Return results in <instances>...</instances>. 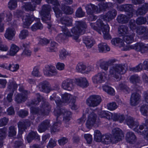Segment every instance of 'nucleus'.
Listing matches in <instances>:
<instances>
[{"instance_id":"obj_1","label":"nucleus","mask_w":148,"mask_h":148,"mask_svg":"<svg viewBox=\"0 0 148 148\" xmlns=\"http://www.w3.org/2000/svg\"><path fill=\"white\" fill-rule=\"evenodd\" d=\"M87 28L86 23L83 21H78L76 22L75 26L71 29V33L69 32L66 27H61L63 33H60L56 37V40L59 42H62L66 39L67 36L71 37L75 40H77L80 34H84Z\"/></svg>"},{"instance_id":"obj_2","label":"nucleus","mask_w":148,"mask_h":148,"mask_svg":"<svg viewBox=\"0 0 148 148\" xmlns=\"http://www.w3.org/2000/svg\"><path fill=\"white\" fill-rule=\"evenodd\" d=\"M145 120V122L140 125L138 129V128L139 123L138 122L135 121L133 117L130 116L127 117L125 122L130 128L138 133L144 135L145 138L148 140V120L146 119Z\"/></svg>"},{"instance_id":"obj_3","label":"nucleus","mask_w":148,"mask_h":148,"mask_svg":"<svg viewBox=\"0 0 148 148\" xmlns=\"http://www.w3.org/2000/svg\"><path fill=\"white\" fill-rule=\"evenodd\" d=\"M123 136L121 130L119 128H116L112 130V135L107 134L102 136L101 141L107 145L110 143H116L121 140Z\"/></svg>"},{"instance_id":"obj_4","label":"nucleus","mask_w":148,"mask_h":148,"mask_svg":"<svg viewBox=\"0 0 148 148\" xmlns=\"http://www.w3.org/2000/svg\"><path fill=\"white\" fill-rule=\"evenodd\" d=\"M51 109V107L48 102H42L40 108L38 107H32L30 108V112L33 114L44 116L49 114Z\"/></svg>"},{"instance_id":"obj_5","label":"nucleus","mask_w":148,"mask_h":148,"mask_svg":"<svg viewBox=\"0 0 148 148\" xmlns=\"http://www.w3.org/2000/svg\"><path fill=\"white\" fill-rule=\"evenodd\" d=\"M125 66L122 64H118L113 65L109 69V74L114 79L117 81L121 79V75L125 73Z\"/></svg>"},{"instance_id":"obj_6","label":"nucleus","mask_w":148,"mask_h":148,"mask_svg":"<svg viewBox=\"0 0 148 148\" xmlns=\"http://www.w3.org/2000/svg\"><path fill=\"white\" fill-rule=\"evenodd\" d=\"M96 110H92L91 109H87L86 113L89 114L88 119L87 120L86 125L87 128L90 129L96 123L97 119V115L96 114Z\"/></svg>"},{"instance_id":"obj_7","label":"nucleus","mask_w":148,"mask_h":148,"mask_svg":"<svg viewBox=\"0 0 148 148\" xmlns=\"http://www.w3.org/2000/svg\"><path fill=\"white\" fill-rule=\"evenodd\" d=\"M53 113L54 114L57 116V119L60 115L63 114L64 115L63 121L66 124L69 122L71 118V112L64 109H58V108L57 109H55Z\"/></svg>"},{"instance_id":"obj_8","label":"nucleus","mask_w":148,"mask_h":148,"mask_svg":"<svg viewBox=\"0 0 148 148\" xmlns=\"http://www.w3.org/2000/svg\"><path fill=\"white\" fill-rule=\"evenodd\" d=\"M97 25L101 29L103 34L104 38L107 40L110 39L111 38L109 34L110 28L108 24L107 23L104 24L101 20L99 19L97 20Z\"/></svg>"},{"instance_id":"obj_9","label":"nucleus","mask_w":148,"mask_h":148,"mask_svg":"<svg viewBox=\"0 0 148 148\" xmlns=\"http://www.w3.org/2000/svg\"><path fill=\"white\" fill-rule=\"evenodd\" d=\"M51 7L48 5H43L40 12V14L42 16V19L43 21H50L51 19L50 11Z\"/></svg>"},{"instance_id":"obj_10","label":"nucleus","mask_w":148,"mask_h":148,"mask_svg":"<svg viewBox=\"0 0 148 148\" xmlns=\"http://www.w3.org/2000/svg\"><path fill=\"white\" fill-rule=\"evenodd\" d=\"M101 101V97L97 95H92L86 100V104L89 106L94 107L99 105Z\"/></svg>"},{"instance_id":"obj_11","label":"nucleus","mask_w":148,"mask_h":148,"mask_svg":"<svg viewBox=\"0 0 148 148\" xmlns=\"http://www.w3.org/2000/svg\"><path fill=\"white\" fill-rule=\"evenodd\" d=\"M62 104L64 103H69L70 106H71V108L72 109H75L76 108L75 105V100L74 98H72V96L70 94L68 93H65L62 95Z\"/></svg>"},{"instance_id":"obj_12","label":"nucleus","mask_w":148,"mask_h":148,"mask_svg":"<svg viewBox=\"0 0 148 148\" xmlns=\"http://www.w3.org/2000/svg\"><path fill=\"white\" fill-rule=\"evenodd\" d=\"M107 75L104 72L98 73L92 77V82L95 84L102 83L106 79Z\"/></svg>"},{"instance_id":"obj_13","label":"nucleus","mask_w":148,"mask_h":148,"mask_svg":"<svg viewBox=\"0 0 148 148\" xmlns=\"http://www.w3.org/2000/svg\"><path fill=\"white\" fill-rule=\"evenodd\" d=\"M31 2L25 3L22 6L23 10L28 11H33L35 10L36 5L39 4L42 0H31Z\"/></svg>"},{"instance_id":"obj_14","label":"nucleus","mask_w":148,"mask_h":148,"mask_svg":"<svg viewBox=\"0 0 148 148\" xmlns=\"http://www.w3.org/2000/svg\"><path fill=\"white\" fill-rule=\"evenodd\" d=\"M48 3H50L53 6V9L55 13L56 16L57 18L61 16L62 15V12L59 8L60 6L58 1L57 0H46Z\"/></svg>"},{"instance_id":"obj_15","label":"nucleus","mask_w":148,"mask_h":148,"mask_svg":"<svg viewBox=\"0 0 148 148\" xmlns=\"http://www.w3.org/2000/svg\"><path fill=\"white\" fill-rule=\"evenodd\" d=\"M43 72L44 75L47 76L51 77L57 74V72L55 67L51 65L46 66L43 70Z\"/></svg>"},{"instance_id":"obj_16","label":"nucleus","mask_w":148,"mask_h":148,"mask_svg":"<svg viewBox=\"0 0 148 148\" xmlns=\"http://www.w3.org/2000/svg\"><path fill=\"white\" fill-rule=\"evenodd\" d=\"M75 80L70 78L64 80L62 84V87L64 89L70 91L73 88V84Z\"/></svg>"},{"instance_id":"obj_17","label":"nucleus","mask_w":148,"mask_h":148,"mask_svg":"<svg viewBox=\"0 0 148 148\" xmlns=\"http://www.w3.org/2000/svg\"><path fill=\"white\" fill-rule=\"evenodd\" d=\"M117 13L116 10L112 9L109 11L105 14L103 15L102 18L107 22H109L115 18Z\"/></svg>"},{"instance_id":"obj_18","label":"nucleus","mask_w":148,"mask_h":148,"mask_svg":"<svg viewBox=\"0 0 148 148\" xmlns=\"http://www.w3.org/2000/svg\"><path fill=\"white\" fill-rule=\"evenodd\" d=\"M29 93L28 91H23V94H18L15 97V101L17 103H21L25 101L27 99V95Z\"/></svg>"},{"instance_id":"obj_19","label":"nucleus","mask_w":148,"mask_h":148,"mask_svg":"<svg viewBox=\"0 0 148 148\" xmlns=\"http://www.w3.org/2000/svg\"><path fill=\"white\" fill-rule=\"evenodd\" d=\"M39 90L42 92L48 93L51 89L50 85L48 82L45 81L40 83L39 84Z\"/></svg>"},{"instance_id":"obj_20","label":"nucleus","mask_w":148,"mask_h":148,"mask_svg":"<svg viewBox=\"0 0 148 148\" xmlns=\"http://www.w3.org/2000/svg\"><path fill=\"white\" fill-rule=\"evenodd\" d=\"M50 126V121L46 120L42 122L38 127V130L42 133L45 132L48 129Z\"/></svg>"},{"instance_id":"obj_21","label":"nucleus","mask_w":148,"mask_h":148,"mask_svg":"<svg viewBox=\"0 0 148 148\" xmlns=\"http://www.w3.org/2000/svg\"><path fill=\"white\" fill-rule=\"evenodd\" d=\"M34 18L28 14L24 15L22 18L23 26L24 28H28L32 22Z\"/></svg>"},{"instance_id":"obj_22","label":"nucleus","mask_w":148,"mask_h":148,"mask_svg":"<svg viewBox=\"0 0 148 148\" xmlns=\"http://www.w3.org/2000/svg\"><path fill=\"white\" fill-rule=\"evenodd\" d=\"M83 42L88 49L90 48L95 43L94 39L89 36L83 37Z\"/></svg>"},{"instance_id":"obj_23","label":"nucleus","mask_w":148,"mask_h":148,"mask_svg":"<svg viewBox=\"0 0 148 148\" xmlns=\"http://www.w3.org/2000/svg\"><path fill=\"white\" fill-rule=\"evenodd\" d=\"M72 20L71 18L67 16H64L60 18L59 23L64 25V26H71L72 25Z\"/></svg>"},{"instance_id":"obj_24","label":"nucleus","mask_w":148,"mask_h":148,"mask_svg":"<svg viewBox=\"0 0 148 148\" xmlns=\"http://www.w3.org/2000/svg\"><path fill=\"white\" fill-rule=\"evenodd\" d=\"M15 34V31L14 28H8L6 31L4 36L8 40H12Z\"/></svg>"},{"instance_id":"obj_25","label":"nucleus","mask_w":148,"mask_h":148,"mask_svg":"<svg viewBox=\"0 0 148 148\" xmlns=\"http://www.w3.org/2000/svg\"><path fill=\"white\" fill-rule=\"evenodd\" d=\"M99 8L97 7V12L99 13L102 11H105L107 8L112 7L113 4L111 3L108 2L105 3H100L98 4Z\"/></svg>"},{"instance_id":"obj_26","label":"nucleus","mask_w":148,"mask_h":148,"mask_svg":"<svg viewBox=\"0 0 148 148\" xmlns=\"http://www.w3.org/2000/svg\"><path fill=\"white\" fill-rule=\"evenodd\" d=\"M136 33L139 35H143L145 39H148V28L143 26H140L137 29Z\"/></svg>"},{"instance_id":"obj_27","label":"nucleus","mask_w":148,"mask_h":148,"mask_svg":"<svg viewBox=\"0 0 148 148\" xmlns=\"http://www.w3.org/2000/svg\"><path fill=\"white\" fill-rule=\"evenodd\" d=\"M75 80V83L78 86L82 88L86 87L89 85L87 81L85 78L76 79Z\"/></svg>"},{"instance_id":"obj_28","label":"nucleus","mask_w":148,"mask_h":148,"mask_svg":"<svg viewBox=\"0 0 148 148\" xmlns=\"http://www.w3.org/2000/svg\"><path fill=\"white\" fill-rule=\"evenodd\" d=\"M135 50L140 51L142 53H144L148 50V45L143 43H138L135 44Z\"/></svg>"},{"instance_id":"obj_29","label":"nucleus","mask_w":148,"mask_h":148,"mask_svg":"<svg viewBox=\"0 0 148 148\" xmlns=\"http://www.w3.org/2000/svg\"><path fill=\"white\" fill-rule=\"evenodd\" d=\"M140 96V95L137 93H132L130 98V104L133 106H135L139 103Z\"/></svg>"},{"instance_id":"obj_30","label":"nucleus","mask_w":148,"mask_h":148,"mask_svg":"<svg viewBox=\"0 0 148 148\" xmlns=\"http://www.w3.org/2000/svg\"><path fill=\"white\" fill-rule=\"evenodd\" d=\"M30 125V122L28 120H25L19 122L18 123V127L20 130L23 131L27 129V127Z\"/></svg>"},{"instance_id":"obj_31","label":"nucleus","mask_w":148,"mask_h":148,"mask_svg":"<svg viewBox=\"0 0 148 148\" xmlns=\"http://www.w3.org/2000/svg\"><path fill=\"white\" fill-rule=\"evenodd\" d=\"M126 138L127 141L130 144H134L136 140L135 135L132 132H129L127 133Z\"/></svg>"},{"instance_id":"obj_32","label":"nucleus","mask_w":148,"mask_h":148,"mask_svg":"<svg viewBox=\"0 0 148 148\" xmlns=\"http://www.w3.org/2000/svg\"><path fill=\"white\" fill-rule=\"evenodd\" d=\"M19 50V48L18 47L14 44H12L11 45L10 51H8L7 55L14 56L16 54Z\"/></svg>"},{"instance_id":"obj_33","label":"nucleus","mask_w":148,"mask_h":148,"mask_svg":"<svg viewBox=\"0 0 148 148\" xmlns=\"http://www.w3.org/2000/svg\"><path fill=\"white\" fill-rule=\"evenodd\" d=\"M124 8V11L127 12V15L128 16L129 18L132 17L134 12L132 5L131 4H125Z\"/></svg>"},{"instance_id":"obj_34","label":"nucleus","mask_w":148,"mask_h":148,"mask_svg":"<svg viewBox=\"0 0 148 148\" xmlns=\"http://www.w3.org/2000/svg\"><path fill=\"white\" fill-rule=\"evenodd\" d=\"M97 8L96 6L91 3L87 4L85 7L87 13L88 14H91L94 12H97Z\"/></svg>"},{"instance_id":"obj_35","label":"nucleus","mask_w":148,"mask_h":148,"mask_svg":"<svg viewBox=\"0 0 148 148\" xmlns=\"http://www.w3.org/2000/svg\"><path fill=\"white\" fill-rule=\"evenodd\" d=\"M98 50L99 52L106 53L109 51L110 48L105 43H101L98 45Z\"/></svg>"},{"instance_id":"obj_36","label":"nucleus","mask_w":148,"mask_h":148,"mask_svg":"<svg viewBox=\"0 0 148 148\" xmlns=\"http://www.w3.org/2000/svg\"><path fill=\"white\" fill-rule=\"evenodd\" d=\"M128 33V28L127 26L122 25L118 28L119 36L120 37H123Z\"/></svg>"},{"instance_id":"obj_37","label":"nucleus","mask_w":148,"mask_h":148,"mask_svg":"<svg viewBox=\"0 0 148 148\" xmlns=\"http://www.w3.org/2000/svg\"><path fill=\"white\" fill-rule=\"evenodd\" d=\"M39 138V136L36 132H30L26 137L27 140L29 143L31 142L34 139H38Z\"/></svg>"},{"instance_id":"obj_38","label":"nucleus","mask_w":148,"mask_h":148,"mask_svg":"<svg viewBox=\"0 0 148 148\" xmlns=\"http://www.w3.org/2000/svg\"><path fill=\"white\" fill-rule=\"evenodd\" d=\"M36 20L37 22L33 25L31 27V29L33 31H35L38 29H41L43 27L42 25L40 22V19L38 18H36Z\"/></svg>"},{"instance_id":"obj_39","label":"nucleus","mask_w":148,"mask_h":148,"mask_svg":"<svg viewBox=\"0 0 148 148\" xmlns=\"http://www.w3.org/2000/svg\"><path fill=\"white\" fill-rule=\"evenodd\" d=\"M111 42L112 45L119 46L120 47H122L123 48L125 45L124 42H122V40L119 38L113 39Z\"/></svg>"},{"instance_id":"obj_40","label":"nucleus","mask_w":148,"mask_h":148,"mask_svg":"<svg viewBox=\"0 0 148 148\" xmlns=\"http://www.w3.org/2000/svg\"><path fill=\"white\" fill-rule=\"evenodd\" d=\"M61 122L60 121L54 123L50 127L51 132H54L59 131L61 128Z\"/></svg>"},{"instance_id":"obj_41","label":"nucleus","mask_w":148,"mask_h":148,"mask_svg":"<svg viewBox=\"0 0 148 148\" xmlns=\"http://www.w3.org/2000/svg\"><path fill=\"white\" fill-rule=\"evenodd\" d=\"M61 9L64 13L68 14H71L73 12V10L71 7L62 4L61 6Z\"/></svg>"},{"instance_id":"obj_42","label":"nucleus","mask_w":148,"mask_h":148,"mask_svg":"<svg viewBox=\"0 0 148 148\" xmlns=\"http://www.w3.org/2000/svg\"><path fill=\"white\" fill-rule=\"evenodd\" d=\"M130 18L128 16H126L125 15L121 14L118 16L117 19L119 23H125L128 21Z\"/></svg>"},{"instance_id":"obj_43","label":"nucleus","mask_w":148,"mask_h":148,"mask_svg":"<svg viewBox=\"0 0 148 148\" xmlns=\"http://www.w3.org/2000/svg\"><path fill=\"white\" fill-rule=\"evenodd\" d=\"M135 34L132 33L130 35H126L122 37L123 40L127 43L130 44L132 43L134 41V38Z\"/></svg>"},{"instance_id":"obj_44","label":"nucleus","mask_w":148,"mask_h":148,"mask_svg":"<svg viewBox=\"0 0 148 148\" xmlns=\"http://www.w3.org/2000/svg\"><path fill=\"white\" fill-rule=\"evenodd\" d=\"M50 99L51 101L55 100L57 106L59 107H60L61 105L62 104V102L60 98L56 97V93H53L51 96Z\"/></svg>"},{"instance_id":"obj_45","label":"nucleus","mask_w":148,"mask_h":148,"mask_svg":"<svg viewBox=\"0 0 148 148\" xmlns=\"http://www.w3.org/2000/svg\"><path fill=\"white\" fill-rule=\"evenodd\" d=\"M98 114L100 117L106 118L109 119L110 118L111 113L108 111L100 110L98 112Z\"/></svg>"},{"instance_id":"obj_46","label":"nucleus","mask_w":148,"mask_h":148,"mask_svg":"<svg viewBox=\"0 0 148 148\" xmlns=\"http://www.w3.org/2000/svg\"><path fill=\"white\" fill-rule=\"evenodd\" d=\"M118 89L126 93H129L130 91V89L129 88L123 83H120L117 87Z\"/></svg>"},{"instance_id":"obj_47","label":"nucleus","mask_w":148,"mask_h":148,"mask_svg":"<svg viewBox=\"0 0 148 148\" xmlns=\"http://www.w3.org/2000/svg\"><path fill=\"white\" fill-rule=\"evenodd\" d=\"M103 89L108 94L111 95H114L115 91L114 89L110 86L106 85H104L103 86Z\"/></svg>"},{"instance_id":"obj_48","label":"nucleus","mask_w":148,"mask_h":148,"mask_svg":"<svg viewBox=\"0 0 148 148\" xmlns=\"http://www.w3.org/2000/svg\"><path fill=\"white\" fill-rule=\"evenodd\" d=\"M50 44V46L47 48V51L49 52L56 51L57 50V44L54 41H52L51 42Z\"/></svg>"},{"instance_id":"obj_49","label":"nucleus","mask_w":148,"mask_h":148,"mask_svg":"<svg viewBox=\"0 0 148 148\" xmlns=\"http://www.w3.org/2000/svg\"><path fill=\"white\" fill-rule=\"evenodd\" d=\"M102 136L100 131L96 130L94 131V136L95 140L97 142H100L101 140Z\"/></svg>"},{"instance_id":"obj_50","label":"nucleus","mask_w":148,"mask_h":148,"mask_svg":"<svg viewBox=\"0 0 148 148\" xmlns=\"http://www.w3.org/2000/svg\"><path fill=\"white\" fill-rule=\"evenodd\" d=\"M130 79V82L134 84L139 82L140 81L139 77L136 75L131 76Z\"/></svg>"},{"instance_id":"obj_51","label":"nucleus","mask_w":148,"mask_h":148,"mask_svg":"<svg viewBox=\"0 0 148 148\" xmlns=\"http://www.w3.org/2000/svg\"><path fill=\"white\" fill-rule=\"evenodd\" d=\"M86 66L82 63L78 64L76 67V70L78 72H82V71L85 70Z\"/></svg>"},{"instance_id":"obj_52","label":"nucleus","mask_w":148,"mask_h":148,"mask_svg":"<svg viewBox=\"0 0 148 148\" xmlns=\"http://www.w3.org/2000/svg\"><path fill=\"white\" fill-rule=\"evenodd\" d=\"M140 111L142 114L145 116H146L148 111V105L147 104H144L141 106Z\"/></svg>"},{"instance_id":"obj_53","label":"nucleus","mask_w":148,"mask_h":148,"mask_svg":"<svg viewBox=\"0 0 148 148\" xmlns=\"http://www.w3.org/2000/svg\"><path fill=\"white\" fill-rule=\"evenodd\" d=\"M16 128L14 126H10L9 128L8 136L10 137L15 136L16 133Z\"/></svg>"},{"instance_id":"obj_54","label":"nucleus","mask_w":148,"mask_h":148,"mask_svg":"<svg viewBox=\"0 0 148 148\" xmlns=\"http://www.w3.org/2000/svg\"><path fill=\"white\" fill-rule=\"evenodd\" d=\"M17 6V3L16 1L10 0L8 3V7L10 10L14 9Z\"/></svg>"},{"instance_id":"obj_55","label":"nucleus","mask_w":148,"mask_h":148,"mask_svg":"<svg viewBox=\"0 0 148 148\" xmlns=\"http://www.w3.org/2000/svg\"><path fill=\"white\" fill-rule=\"evenodd\" d=\"M32 73V75L36 77L40 76L41 75L39 71V67L38 66H36L34 67Z\"/></svg>"},{"instance_id":"obj_56","label":"nucleus","mask_w":148,"mask_h":148,"mask_svg":"<svg viewBox=\"0 0 148 148\" xmlns=\"http://www.w3.org/2000/svg\"><path fill=\"white\" fill-rule=\"evenodd\" d=\"M36 96L37 100L35 99L33 100L31 102L32 104L38 105L39 104V103L41 101V99L42 98V97L39 93H37Z\"/></svg>"},{"instance_id":"obj_57","label":"nucleus","mask_w":148,"mask_h":148,"mask_svg":"<svg viewBox=\"0 0 148 148\" xmlns=\"http://www.w3.org/2000/svg\"><path fill=\"white\" fill-rule=\"evenodd\" d=\"M8 70H9L12 72H15L18 69L19 66L18 64H10L8 66Z\"/></svg>"},{"instance_id":"obj_58","label":"nucleus","mask_w":148,"mask_h":148,"mask_svg":"<svg viewBox=\"0 0 148 148\" xmlns=\"http://www.w3.org/2000/svg\"><path fill=\"white\" fill-rule=\"evenodd\" d=\"M147 21L146 18L143 17H139L136 20V23L138 25L145 24Z\"/></svg>"},{"instance_id":"obj_59","label":"nucleus","mask_w":148,"mask_h":148,"mask_svg":"<svg viewBox=\"0 0 148 148\" xmlns=\"http://www.w3.org/2000/svg\"><path fill=\"white\" fill-rule=\"evenodd\" d=\"M85 14V12L82 11L81 7L78 8L75 12V15L77 17H83L84 16Z\"/></svg>"},{"instance_id":"obj_60","label":"nucleus","mask_w":148,"mask_h":148,"mask_svg":"<svg viewBox=\"0 0 148 148\" xmlns=\"http://www.w3.org/2000/svg\"><path fill=\"white\" fill-rule=\"evenodd\" d=\"M29 33L26 29H23L21 31L19 35V37L21 39L25 38L28 35Z\"/></svg>"},{"instance_id":"obj_61","label":"nucleus","mask_w":148,"mask_h":148,"mask_svg":"<svg viewBox=\"0 0 148 148\" xmlns=\"http://www.w3.org/2000/svg\"><path fill=\"white\" fill-rule=\"evenodd\" d=\"M68 54V53L64 49H63L60 51V58L61 60L64 59Z\"/></svg>"},{"instance_id":"obj_62","label":"nucleus","mask_w":148,"mask_h":148,"mask_svg":"<svg viewBox=\"0 0 148 148\" xmlns=\"http://www.w3.org/2000/svg\"><path fill=\"white\" fill-rule=\"evenodd\" d=\"M14 147L15 148H25V146L21 141H16L14 143Z\"/></svg>"},{"instance_id":"obj_63","label":"nucleus","mask_w":148,"mask_h":148,"mask_svg":"<svg viewBox=\"0 0 148 148\" xmlns=\"http://www.w3.org/2000/svg\"><path fill=\"white\" fill-rule=\"evenodd\" d=\"M108 65L106 61H102L99 64V66L102 69L106 71L108 69Z\"/></svg>"},{"instance_id":"obj_64","label":"nucleus","mask_w":148,"mask_h":148,"mask_svg":"<svg viewBox=\"0 0 148 148\" xmlns=\"http://www.w3.org/2000/svg\"><path fill=\"white\" fill-rule=\"evenodd\" d=\"M108 108L110 110H114L117 108L116 103L114 102L110 103L107 105Z\"/></svg>"}]
</instances>
